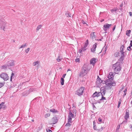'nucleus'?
I'll return each instance as SVG.
<instances>
[{"label":"nucleus","instance_id":"27","mask_svg":"<svg viewBox=\"0 0 132 132\" xmlns=\"http://www.w3.org/2000/svg\"><path fill=\"white\" fill-rule=\"evenodd\" d=\"M131 32V30H127L126 31V34L127 36H130V34Z\"/></svg>","mask_w":132,"mask_h":132},{"label":"nucleus","instance_id":"44","mask_svg":"<svg viewBox=\"0 0 132 132\" xmlns=\"http://www.w3.org/2000/svg\"><path fill=\"white\" fill-rule=\"evenodd\" d=\"M80 61V59L79 58H77L76 59V61L77 62H79Z\"/></svg>","mask_w":132,"mask_h":132},{"label":"nucleus","instance_id":"17","mask_svg":"<svg viewBox=\"0 0 132 132\" xmlns=\"http://www.w3.org/2000/svg\"><path fill=\"white\" fill-rule=\"evenodd\" d=\"M94 129L95 130H97L98 132H101L103 130V127H102L101 129H97V127L96 125H94L93 126Z\"/></svg>","mask_w":132,"mask_h":132},{"label":"nucleus","instance_id":"55","mask_svg":"<svg viewBox=\"0 0 132 132\" xmlns=\"http://www.w3.org/2000/svg\"><path fill=\"white\" fill-rule=\"evenodd\" d=\"M93 126L96 125V122L95 121H93Z\"/></svg>","mask_w":132,"mask_h":132},{"label":"nucleus","instance_id":"4","mask_svg":"<svg viewBox=\"0 0 132 132\" xmlns=\"http://www.w3.org/2000/svg\"><path fill=\"white\" fill-rule=\"evenodd\" d=\"M116 83L113 80L108 79L106 80V85L110 86H114L116 85Z\"/></svg>","mask_w":132,"mask_h":132},{"label":"nucleus","instance_id":"12","mask_svg":"<svg viewBox=\"0 0 132 132\" xmlns=\"http://www.w3.org/2000/svg\"><path fill=\"white\" fill-rule=\"evenodd\" d=\"M115 73L112 72H110L109 73L108 76V79L111 80H113L114 77Z\"/></svg>","mask_w":132,"mask_h":132},{"label":"nucleus","instance_id":"18","mask_svg":"<svg viewBox=\"0 0 132 132\" xmlns=\"http://www.w3.org/2000/svg\"><path fill=\"white\" fill-rule=\"evenodd\" d=\"M90 63L93 65L96 62V59L95 58H93L91 59L90 61Z\"/></svg>","mask_w":132,"mask_h":132},{"label":"nucleus","instance_id":"37","mask_svg":"<svg viewBox=\"0 0 132 132\" xmlns=\"http://www.w3.org/2000/svg\"><path fill=\"white\" fill-rule=\"evenodd\" d=\"M104 95H102V98L101 99H100V101L104 100H106L105 97H104Z\"/></svg>","mask_w":132,"mask_h":132},{"label":"nucleus","instance_id":"51","mask_svg":"<svg viewBox=\"0 0 132 132\" xmlns=\"http://www.w3.org/2000/svg\"><path fill=\"white\" fill-rule=\"evenodd\" d=\"M116 27V26L114 25V27L113 28V31H114V30H115V29Z\"/></svg>","mask_w":132,"mask_h":132},{"label":"nucleus","instance_id":"42","mask_svg":"<svg viewBox=\"0 0 132 132\" xmlns=\"http://www.w3.org/2000/svg\"><path fill=\"white\" fill-rule=\"evenodd\" d=\"M115 55H116V57H117L118 56L119 54V52H116L115 53Z\"/></svg>","mask_w":132,"mask_h":132},{"label":"nucleus","instance_id":"61","mask_svg":"<svg viewBox=\"0 0 132 132\" xmlns=\"http://www.w3.org/2000/svg\"><path fill=\"white\" fill-rule=\"evenodd\" d=\"M73 111L74 112H76V110H74Z\"/></svg>","mask_w":132,"mask_h":132},{"label":"nucleus","instance_id":"14","mask_svg":"<svg viewBox=\"0 0 132 132\" xmlns=\"http://www.w3.org/2000/svg\"><path fill=\"white\" fill-rule=\"evenodd\" d=\"M97 44V43H95V44L93 45L91 49V51L94 53L95 50L96 48V47Z\"/></svg>","mask_w":132,"mask_h":132},{"label":"nucleus","instance_id":"30","mask_svg":"<svg viewBox=\"0 0 132 132\" xmlns=\"http://www.w3.org/2000/svg\"><path fill=\"white\" fill-rule=\"evenodd\" d=\"M39 62L38 61H36L35 62H33V66H35L37 64L39 65Z\"/></svg>","mask_w":132,"mask_h":132},{"label":"nucleus","instance_id":"11","mask_svg":"<svg viewBox=\"0 0 132 132\" xmlns=\"http://www.w3.org/2000/svg\"><path fill=\"white\" fill-rule=\"evenodd\" d=\"M112 26V24H109L108 23H106L104 25L103 27V29L104 31H106L109 29L110 27Z\"/></svg>","mask_w":132,"mask_h":132},{"label":"nucleus","instance_id":"31","mask_svg":"<svg viewBox=\"0 0 132 132\" xmlns=\"http://www.w3.org/2000/svg\"><path fill=\"white\" fill-rule=\"evenodd\" d=\"M42 26L41 25H39L38 27H37L36 28V31H37L39 30L42 27Z\"/></svg>","mask_w":132,"mask_h":132},{"label":"nucleus","instance_id":"6","mask_svg":"<svg viewBox=\"0 0 132 132\" xmlns=\"http://www.w3.org/2000/svg\"><path fill=\"white\" fill-rule=\"evenodd\" d=\"M6 24L4 20L3 19L0 20V29L3 30L4 31L5 28V26Z\"/></svg>","mask_w":132,"mask_h":132},{"label":"nucleus","instance_id":"13","mask_svg":"<svg viewBox=\"0 0 132 132\" xmlns=\"http://www.w3.org/2000/svg\"><path fill=\"white\" fill-rule=\"evenodd\" d=\"M101 93V95H104L106 93V90L105 88L104 87H102L100 89V92H99Z\"/></svg>","mask_w":132,"mask_h":132},{"label":"nucleus","instance_id":"29","mask_svg":"<svg viewBox=\"0 0 132 132\" xmlns=\"http://www.w3.org/2000/svg\"><path fill=\"white\" fill-rule=\"evenodd\" d=\"M64 79L63 78H61V84L63 85H64Z\"/></svg>","mask_w":132,"mask_h":132},{"label":"nucleus","instance_id":"22","mask_svg":"<svg viewBox=\"0 0 132 132\" xmlns=\"http://www.w3.org/2000/svg\"><path fill=\"white\" fill-rule=\"evenodd\" d=\"M124 48L123 45H122L120 48V51L121 53V54H124V52L123 51V49Z\"/></svg>","mask_w":132,"mask_h":132},{"label":"nucleus","instance_id":"5","mask_svg":"<svg viewBox=\"0 0 132 132\" xmlns=\"http://www.w3.org/2000/svg\"><path fill=\"white\" fill-rule=\"evenodd\" d=\"M36 91V89L35 88H31L29 89V88H28L25 92L23 93L22 95H27L30 93L32 92H34Z\"/></svg>","mask_w":132,"mask_h":132},{"label":"nucleus","instance_id":"60","mask_svg":"<svg viewBox=\"0 0 132 132\" xmlns=\"http://www.w3.org/2000/svg\"><path fill=\"white\" fill-rule=\"evenodd\" d=\"M14 74L13 73H12V74H11V76H14Z\"/></svg>","mask_w":132,"mask_h":132},{"label":"nucleus","instance_id":"56","mask_svg":"<svg viewBox=\"0 0 132 132\" xmlns=\"http://www.w3.org/2000/svg\"><path fill=\"white\" fill-rule=\"evenodd\" d=\"M123 92H124V93H126L127 89H125V90H123Z\"/></svg>","mask_w":132,"mask_h":132},{"label":"nucleus","instance_id":"20","mask_svg":"<svg viewBox=\"0 0 132 132\" xmlns=\"http://www.w3.org/2000/svg\"><path fill=\"white\" fill-rule=\"evenodd\" d=\"M86 48L84 47L79 50L78 52L79 53H81L82 52H83L84 51L86 50Z\"/></svg>","mask_w":132,"mask_h":132},{"label":"nucleus","instance_id":"59","mask_svg":"<svg viewBox=\"0 0 132 132\" xmlns=\"http://www.w3.org/2000/svg\"><path fill=\"white\" fill-rule=\"evenodd\" d=\"M120 104H118V108H119L120 106Z\"/></svg>","mask_w":132,"mask_h":132},{"label":"nucleus","instance_id":"40","mask_svg":"<svg viewBox=\"0 0 132 132\" xmlns=\"http://www.w3.org/2000/svg\"><path fill=\"white\" fill-rule=\"evenodd\" d=\"M127 119H125L124 121H123L122 122V123H123V124H125L127 122Z\"/></svg>","mask_w":132,"mask_h":132},{"label":"nucleus","instance_id":"2","mask_svg":"<svg viewBox=\"0 0 132 132\" xmlns=\"http://www.w3.org/2000/svg\"><path fill=\"white\" fill-rule=\"evenodd\" d=\"M88 71L87 67L85 65H84L82 68L81 71L79 74L80 77H83L87 74Z\"/></svg>","mask_w":132,"mask_h":132},{"label":"nucleus","instance_id":"62","mask_svg":"<svg viewBox=\"0 0 132 132\" xmlns=\"http://www.w3.org/2000/svg\"><path fill=\"white\" fill-rule=\"evenodd\" d=\"M120 7H121L122 6V4H120Z\"/></svg>","mask_w":132,"mask_h":132},{"label":"nucleus","instance_id":"43","mask_svg":"<svg viewBox=\"0 0 132 132\" xmlns=\"http://www.w3.org/2000/svg\"><path fill=\"white\" fill-rule=\"evenodd\" d=\"M131 46H129L127 47V50L129 51H130L131 50Z\"/></svg>","mask_w":132,"mask_h":132},{"label":"nucleus","instance_id":"54","mask_svg":"<svg viewBox=\"0 0 132 132\" xmlns=\"http://www.w3.org/2000/svg\"><path fill=\"white\" fill-rule=\"evenodd\" d=\"M130 16H132V13L131 12H130L129 13Z\"/></svg>","mask_w":132,"mask_h":132},{"label":"nucleus","instance_id":"52","mask_svg":"<svg viewBox=\"0 0 132 132\" xmlns=\"http://www.w3.org/2000/svg\"><path fill=\"white\" fill-rule=\"evenodd\" d=\"M66 75V74H64L63 76H62V77L63 78H64L65 76Z\"/></svg>","mask_w":132,"mask_h":132},{"label":"nucleus","instance_id":"15","mask_svg":"<svg viewBox=\"0 0 132 132\" xmlns=\"http://www.w3.org/2000/svg\"><path fill=\"white\" fill-rule=\"evenodd\" d=\"M101 95V93L99 92H96L94 93L93 95V97H98Z\"/></svg>","mask_w":132,"mask_h":132},{"label":"nucleus","instance_id":"1","mask_svg":"<svg viewBox=\"0 0 132 132\" xmlns=\"http://www.w3.org/2000/svg\"><path fill=\"white\" fill-rule=\"evenodd\" d=\"M112 68L115 72L114 73L116 72L118 73L121 69V66L120 64V63L119 62H117L115 64L113 65Z\"/></svg>","mask_w":132,"mask_h":132},{"label":"nucleus","instance_id":"46","mask_svg":"<svg viewBox=\"0 0 132 132\" xmlns=\"http://www.w3.org/2000/svg\"><path fill=\"white\" fill-rule=\"evenodd\" d=\"M121 99H120L119 102H118V104H121Z\"/></svg>","mask_w":132,"mask_h":132},{"label":"nucleus","instance_id":"36","mask_svg":"<svg viewBox=\"0 0 132 132\" xmlns=\"http://www.w3.org/2000/svg\"><path fill=\"white\" fill-rule=\"evenodd\" d=\"M62 59L60 58V56H59L56 59V60L57 62H59L61 61V60Z\"/></svg>","mask_w":132,"mask_h":132},{"label":"nucleus","instance_id":"47","mask_svg":"<svg viewBox=\"0 0 132 132\" xmlns=\"http://www.w3.org/2000/svg\"><path fill=\"white\" fill-rule=\"evenodd\" d=\"M46 131L47 132H52V131L50 129H48V130L47 129Z\"/></svg>","mask_w":132,"mask_h":132},{"label":"nucleus","instance_id":"53","mask_svg":"<svg viewBox=\"0 0 132 132\" xmlns=\"http://www.w3.org/2000/svg\"><path fill=\"white\" fill-rule=\"evenodd\" d=\"M105 51L103 52V54H105L106 52V48H105Z\"/></svg>","mask_w":132,"mask_h":132},{"label":"nucleus","instance_id":"7","mask_svg":"<svg viewBox=\"0 0 132 132\" xmlns=\"http://www.w3.org/2000/svg\"><path fill=\"white\" fill-rule=\"evenodd\" d=\"M0 77L4 80H7L9 78V77L8 76V75L5 73H3L0 75Z\"/></svg>","mask_w":132,"mask_h":132},{"label":"nucleus","instance_id":"25","mask_svg":"<svg viewBox=\"0 0 132 132\" xmlns=\"http://www.w3.org/2000/svg\"><path fill=\"white\" fill-rule=\"evenodd\" d=\"M72 122V121H71V122H69V120H68V123L65 125V126L66 127H68L69 128L71 126V124L70 123H71Z\"/></svg>","mask_w":132,"mask_h":132},{"label":"nucleus","instance_id":"64","mask_svg":"<svg viewBox=\"0 0 132 132\" xmlns=\"http://www.w3.org/2000/svg\"><path fill=\"white\" fill-rule=\"evenodd\" d=\"M97 40H98V41H99V40H100V41H101V39H99V40L97 39Z\"/></svg>","mask_w":132,"mask_h":132},{"label":"nucleus","instance_id":"32","mask_svg":"<svg viewBox=\"0 0 132 132\" xmlns=\"http://www.w3.org/2000/svg\"><path fill=\"white\" fill-rule=\"evenodd\" d=\"M27 44L26 43L23 44L19 48V49H20L22 48H24L26 45Z\"/></svg>","mask_w":132,"mask_h":132},{"label":"nucleus","instance_id":"26","mask_svg":"<svg viewBox=\"0 0 132 132\" xmlns=\"http://www.w3.org/2000/svg\"><path fill=\"white\" fill-rule=\"evenodd\" d=\"M4 102H2L1 104H0V109L1 108H4L5 107V105H4Z\"/></svg>","mask_w":132,"mask_h":132},{"label":"nucleus","instance_id":"8","mask_svg":"<svg viewBox=\"0 0 132 132\" xmlns=\"http://www.w3.org/2000/svg\"><path fill=\"white\" fill-rule=\"evenodd\" d=\"M58 120L56 116H54V117L50 120V124H55L57 122Z\"/></svg>","mask_w":132,"mask_h":132},{"label":"nucleus","instance_id":"38","mask_svg":"<svg viewBox=\"0 0 132 132\" xmlns=\"http://www.w3.org/2000/svg\"><path fill=\"white\" fill-rule=\"evenodd\" d=\"M5 84V82L0 83V88L3 86Z\"/></svg>","mask_w":132,"mask_h":132},{"label":"nucleus","instance_id":"19","mask_svg":"<svg viewBox=\"0 0 132 132\" xmlns=\"http://www.w3.org/2000/svg\"><path fill=\"white\" fill-rule=\"evenodd\" d=\"M95 32H92L90 34V36L92 39H94L95 38Z\"/></svg>","mask_w":132,"mask_h":132},{"label":"nucleus","instance_id":"39","mask_svg":"<svg viewBox=\"0 0 132 132\" xmlns=\"http://www.w3.org/2000/svg\"><path fill=\"white\" fill-rule=\"evenodd\" d=\"M30 48H28L27 49H26L25 51L26 53H28L29 51Z\"/></svg>","mask_w":132,"mask_h":132},{"label":"nucleus","instance_id":"58","mask_svg":"<svg viewBox=\"0 0 132 132\" xmlns=\"http://www.w3.org/2000/svg\"><path fill=\"white\" fill-rule=\"evenodd\" d=\"M126 93H124V94L123 95V97L126 95Z\"/></svg>","mask_w":132,"mask_h":132},{"label":"nucleus","instance_id":"57","mask_svg":"<svg viewBox=\"0 0 132 132\" xmlns=\"http://www.w3.org/2000/svg\"><path fill=\"white\" fill-rule=\"evenodd\" d=\"M12 76H11V79H10V80L11 81H12Z\"/></svg>","mask_w":132,"mask_h":132},{"label":"nucleus","instance_id":"24","mask_svg":"<svg viewBox=\"0 0 132 132\" xmlns=\"http://www.w3.org/2000/svg\"><path fill=\"white\" fill-rule=\"evenodd\" d=\"M129 117V116L128 113L126 112V113L125 115V119L127 120V119Z\"/></svg>","mask_w":132,"mask_h":132},{"label":"nucleus","instance_id":"10","mask_svg":"<svg viewBox=\"0 0 132 132\" xmlns=\"http://www.w3.org/2000/svg\"><path fill=\"white\" fill-rule=\"evenodd\" d=\"M15 61L13 60H11L7 62L6 63V65H8L9 67L12 66L14 65Z\"/></svg>","mask_w":132,"mask_h":132},{"label":"nucleus","instance_id":"33","mask_svg":"<svg viewBox=\"0 0 132 132\" xmlns=\"http://www.w3.org/2000/svg\"><path fill=\"white\" fill-rule=\"evenodd\" d=\"M7 67H9V66H8V65H6V63L5 65H3L2 66V69H6L7 68Z\"/></svg>","mask_w":132,"mask_h":132},{"label":"nucleus","instance_id":"3","mask_svg":"<svg viewBox=\"0 0 132 132\" xmlns=\"http://www.w3.org/2000/svg\"><path fill=\"white\" fill-rule=\"evenodd\" d=\"M85 88L84 87H81L75 92V94L79 96L82 95L84 94Z\"/></svg>","mask_w":132,"mask_h":132},{"label":"nucleus","instance_id":"50","mask_svg":"<svg viewBox=\"0 0 132 132\" xmlns=\"http://www.w3.org/2000/svg\"><path fill=\"white\" fill-rule=\"evenodd\" d=\"M130 46H132V40L130 41Z\"/></svg>","mask_w":132,"mask_h":132},{"label":"nucleus","instance_id":"63","mask_svg":"<svg viewBox=\"0 0 132 132\" xmlns=\"http://www.w3.org/2000/svg\"><path fill=\"white\" fill-rule=\"evenodd\" d=\"M82 23L83 24H86V25H87V23H85H85H83V22H82Z\"/></svg>","mask_w":132,"mask_h":132},{"label":"nucleus","instance_id":"41","mask_svg":"<svg viewBox=\"0 0 132 132\" xmlns=\"http://www.w3.org/2000/svg\"><path fill=\"white\" fill-rule=\"evenodd\" d=\"M111 11L112 12H113L114 11L116 12L117 11V10L115 9H114L111 10Z\"/></svg>","mask_w":132,"mask_h":132},{"label":"nucleus","instance_id":"28","mask_svg":"<svg viewBox=\"0 0 132 132\" xmlns=\"http://www.w3.org/2000/svg\"><path fill=\"white\" fill-rule=\"evenodd\" d=\"M88 44V39H87L86 42V43H85L84 45V47L86 48L87 47V45Z\"/></svg>","mask_w":132,"mask_h":132},{"label":"nucleus","instance_id":"34","mask_svg":"<svg viewBox=\"0 0 132 132\" xmlns=\"http://www.w3.org/2000/svg\"><path fill=\"white\" fill-rule=\"evenodd\" d=\"M50 115V112L47 113L45 115V117L46 118L47 117H49Z\"/></svg>","mask_w":132,"mask_h":132},{"label":"nucleus","instance_id":"48","mask_svg":"<svg viewBox=\"0 0 132 132\" xmlns=\"http://www.w3.org/2000/svg\"><path fill=\"white\" fill-rule=\"evenodd\" d=\"M129 127H130V128L131 130L132 131V125H130Z\"/></svg>","mask_w":132,"mask_h":132},{"label":"nucleus","instance_id":"21","mask_svg":"<svg viewBox=\"0 0 132 132\" xmlns=\"http://www.w3.org/2000/svg\"><path fill=\"white\" fill-rule=\"evenodd\" d=\"M50 111L54 113H56L58 112L57 110L54 109H51L50 110Z\"/></svg>","mask_w":132,"mask_h":132},{"label":"nucleus","instance_id":"35","mask_svg":"<svg viewBox=\"0 0 132 132\" xmlns=\"http://www.w3.org/2000/svg\"><path fill=\"white\" fill-rule=\"evenodd\" d=\"M65 15L66 16H67V17H68V16H69V17H71V14L69 13H66L65 14Z\"/></svg>","mask_w":132,"mask_h":132},{"label":"nucleus","instance_id":"23","mask_svg":"<svg viewBox=\"0 0 132 132\" xmlns=\"http://www.w3.org/2000/svg\"><path fill=\"white\" fill-rule=\"evenodd\" d=\"M121 57L119 59V61L120 62H121L123 61V58L124 57V54H121Z\"/></svg>","mask_w":132,"mask_h":132},{"label":"nucleus","instance_id":"16","mask_svg":"<svg viewBox=\"0 0 132 132\" xmlns=\"http://www.w3.org/2000/svg\"><path fill=\"white\" fill-rule=\"evenodd\" d=\"M102 82V80H101V79L99 78V76H98L97 81L96 82V84L98 85L100 84Z\"/></svg>","mask_w":132,"mask_h":132},{"label":"nucleus","instance_id":"45","mask_svg":"<svg viewBox=\"0 0 132 132\" xmlns=\"http://www.w3.org/2000/svg\"><path fill=\"white\" fill-rule=\"evenodd\" d=\"M106 81L105 80H102V82H101V83H102L103 84H106Z\"/></svg>","mask_w":132,"mask_h":132},{"label":"nucleus","instance_id":"9","mask_svg":"<svg viewBox=\"0 0 132 132\" xmlns=\"http://www.w3.org/2000/svg\"><path fill=\"white\" fill-rule=\"evenodd\" d=\"M69 115L68 116V120L69 122H71L72 121V118L74 117V115L72 113L71 110H70L69 111Z\"/></svg>","mask_w":132,"mask_h":132},{"label":"nucleus","instance_id":"49","mask_svg":"<svg viewBox=\"0 0 132 132\" xmlns=\"http://www.w3.org/2000/svg\"><path fill=\"white\" fill-rule=\"evenodd\" d=\"M98 120L100 122H101L102 121V119L100 118H99L98 119Z\"/></svg>","mask_w":132,"mask_h":132}]
</instances>
